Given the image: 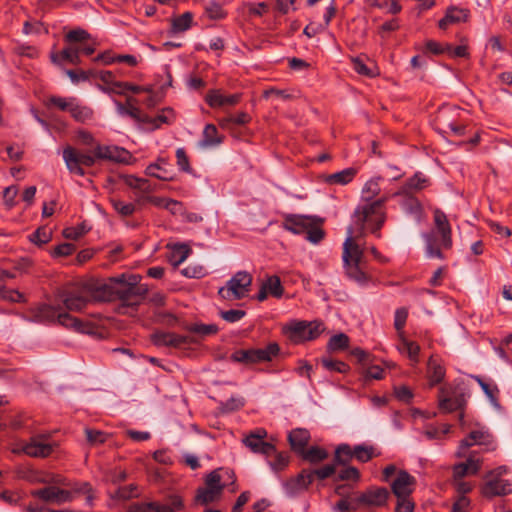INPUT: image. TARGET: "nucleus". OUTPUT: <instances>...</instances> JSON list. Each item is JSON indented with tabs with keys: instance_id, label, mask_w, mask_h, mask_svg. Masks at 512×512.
I'll use <instances>...</instances> for the list:
<instances>
[{
	"instance_id": "obj_1",
	"label": "nucleus",
	"mask_w": 512,
	"mask_h": 512,
	"mask_svg": "<svg viewBox=\"0 0 512 512\" xmlns=\"http://www.w3.org/2000/svg\"><path fill=\"white\" fill-rule=\"evenodd\" d=\"M381 177L368 180L362 188L364 204L358 205L353 213L354 227L347 229V237L343 243L342 260L346 275L360 285L369 281L363 270L364 237L368 230L378 238L380 229L385 223L386 213L384 205L388 200L383 196L373 200L381 192L379 181Z\"/></svg>"
},
{
	"instance_id": "obj_2",
	"label": "nucleus",
	"mask_w": 512,
	"mask_h": 512,
	"mask_svg": "<svg viewBox=\"0 0 512 512\" xmlns=\"http://www.w3.org/2000/svg\"><path fill=\"white\" fill-rule=\"evenodd\" d=\"M130 157L129 152L117 146L97 145L94 149V155L83 153L72 146L63 149V160L68 171L78 176H85L84 167H91L96 159L109 160L113 162H127Z\"/></svg>"
},
{
	"instance_id": "obj_3",
	"label": "nucleus",
	"mask_w": 512,
	"mask_h": 512,
	"mask_svg": "<svg viewBox=\"0 0 512 512\" xmlns=\"http://www.w3.org/2000/svg\"><path fill=\"white\" fill-rule=\"evenodd\" d=\"M140 275L122 274L117 277L110 278L115 284V299H119L125 306H137L148 292V287L140 284Z\"/></svg>"
},
{
	"instance_id": "obj_4",
	"label": "nucleus",
	"mask_w": 512,
	"mask_h": 512,
	"mask_svg": "<svg viewBox=\"0 0 512 512\" xmlns=\"http://www.w3.org/2000/svg\"><path fill=\"white\" fill-rule=\"evenodd\" d=\"M325 330L319 321H292L284 327V333L294 343L314 340Z\"/></svg>"
},
{
	"instance_id": "obj_5",
	"label": "nucleus",
	"mask_w": 512,
	"mask_h": 512,
	"mask_svg": "<svg viewBox=\"0 0 512 512\" xmlns=\"http://www.w3.org/2000/svg\"><path fill=\"white\" fill-rule=\"evenodd\" d=\"M252 279L247 271H238L226 286L218 290V295L225 300H240L248 295Z\"/></svg>"
},
{
	"instance_id": "obj_6",
	"label": "nucleus",
	"mask_w": 512,
	"mask_h": 512,
	"mask_svg": "<svg viewBox=\"0 0 512 512\" xmlns=\"http://www.w3.org/2000/svg\"><path fill=\"white\" fill-rule=\"evenodd\" d=\"M85 288L90 301L110 302L115 300V284L110 280L108 283L103 281H92L87 283Z\"/></svg>"
},
{
	"instance_id": "obj_7",
	"label": "nucleus",
	"mask_w": 512,
	"mask_h": 512,
	"mask_svg": "<svg viewBox=\"0 0 512 512\" xmlns=\"http://www.w3.org/2000/svg\"><path fill=\"white\" fill-rule=\"evenodd\" d=\"M483 465V458L476 452L470 453L465 461L455 463L452 466V474L457 479L468 476H475L479 473Z\"/></svg>"
},
{
	"instance_id": "obj_8",
	"label": "nucleus",
	"mask_w": 512,
	"mask_h": 512,
	"mask_svg": "<svg viewBox=\"0 0 512 512\" xmlns=\"http://www.w3.org/2000/svg\"><path fill=\"white\" fill-rule=\"evenodd\" d=\"M31 496L39 498L44 502L62 504L70 502L73 499L72 493L68 490L60 489L56 486H48L42 489L31 491Z\"/></svg>"
},
{
	"instance_id": "obj_9",
	"label": "nucleus",
	"mask_w": 512,
	"mask_h": 512,
	"mask_svg": "<svg viewBox=\"0 0 512 512\" xmlns=\"http://www.w3.org/2000/svg\"><path fill=\"white\" fill-rule=\"evenodd\" d=\"M512 492L511 483L503 478L486 476V482L481 488V494L487 499L505 496Z\"/></svg>"
},
{
	"instance_id": "obj_10",
	"label": "nucleus",
	"mask_w": 512,
	"mask_h": 512,
	"mask_svg": "<svg viewBox=\"0 0 512 512\" xmlns=\"http://www.w3.org/2000/svg\"><path fill=\"white\" fill-rule=\"evenodd\" d=\"M389 495L390 493L385 487H371L357 496V503L359 506L381 507L387 503Z\"/></svg>"
},
{
	"instance_id": "obj_11",
	"label": "nucleus",
	"mask_w": 512,
	"mask_h": 512,
	"mask_svg": "<svg viewBox=\"0 0 512 512\" xmlns=\"http://www.w3.org/2000/svg\"><path fill=\"white\" fill-rule=\"evenodd\" d=\"M151 339L153 344L156 346L175 348H181L193 342L192 337L173 332H156L151 336Z\"/></svg>"
},
{
	"instance_id": "obj_12",
	"label": "nucleus",
	"mask_w": 512,
	"mask_h": 512,
	"mask_svg": "<svg viewBox=\"0 0 512 512\" xmlns=\"http://www.w3.org/2000/svg\"><path fill=\"white\" fill-rule=\"evenodd\" d=\"M416 480L408 472L401 470L391 483V490L397 498H408L414 490Z\"/></svg>"
},
{
	"instance_id": "obj_13",
	"label": "nucleus",
	"mask_w": 512,
	"mask_h": 512,
	"mask_svg": "<svg viewBox=\"0 0 512 512\" xmlns=\"http://www.w3.org/2000/svg\"><path fill=\"white\" fill-rule=\"evenodd\" d=\"M433 220L435 228L441 236L442 246L445 249H450L453 244L452 230L446 214L440 209H435L433 212Z\"/></svg>"
},
{
	"instance_id": "obj_14",
	"label": "nucleus",
	"mask_w": 512,
	"mask_h": 512,
	"mask_svg": "<svg viewBox=\"0 0 512 512\" xmlns=\"http://www.w3.org/2000/svg\"><path fill=\"white\" fill-rule=\"evenodd\" d=\"M316 217L307 215L287 214L284 216L283 228L294 234L304 233L311 224H314Z\"/></svg>"
},
{
	"instance_id": "obj_15",
	"label": "nucleus",
	"mask_w": 512,
	"mask_h": 512,
	"mask_svg": "<svg viewBox=\"0 0 512 512\" xmlns=\"http://www.w3.org/2000/svg\"><path fill=\"white\" fill-rule=\"evenodd\" d=\"M89 302L91 301L85 286L78 290L68 292L63 297V303L70 311H81Z\"/></svg>"
},
{
	"instance_id": "obj_16",
	"label": "nucleus",
	"mask_w": 512,
	"mask_h": 512,
	"mask_svg": "<svg viewBox=\"0 0 512 512\" xmlns=\"http://www.w3.org/2000/svg\"><path fill=\"white\" fill-rule=\"evenodd\" d=\"M267 437V431L264 428H257L251 431L249 434L243 437L242 443L246 448H264L272 449L275 448V444L272 442L264 441Z\"/></svg>"
},
{
	"instance_id": "obj_17",
	"label": "nucleus",
	"mask_w": 512,
	"mask_h": 512,
	"mask_svg": "<svg viewBox=\"0 0 512 512\" xmlns=\"http://www.w3.org/2000/svg\"><path fill=\"white\" fill-rule=\"evenodd\" d=\"M494 443L492 434L483 428L473 430L461 441L460 448H469L471 446H490Z\"/></svg>"
},
{
	"instance_id": "obj_18",
	"label": "nucleus",
	"mask_w": 512,
	"mask_h": 512,
	"mask_svg": "<svg viewBox=\"0 0 512 512\" xmlns=\"http://www.w3.org/2000/svg\"><path fill=\"white\" fill-rule=\"evenodd\" d=\"M264 454L268 464L274 471H282L289 464L288 450H256Z\"/></svg>"
},
{
	"instance_id": "obj_19",
	"label": "nucleus",
	"mask_w": 512,
	"mask_h": 512,
	"mask_svg": "<svg viewBox=\"0 0 512 512\" xmlns=\"http://www.w3.org/2000/svg\"><path fill=\"white\" fill-rule=\"evenodd\" d=\"M337 463L346 464L352 458H356L362 462H367L373 457H377L380 453H376V450H335Z\"/></svg>"
},
{
	"instance_id": "obj_20",
	"label": "nucleus",
	"mask_w": 512,
	"mask_h": 512,
	"mask_svg": "<svg viewBox=\"0 0 512 512\" xmlns=\"http://www.w3.org/2000/svg\"><path fill=\"white\" fill-rule=\"evenodd\" d=\"M241 99V94L222 95L219 90H210L206 95V102L212 108H218L225 105H236Z\"/></svg>"
},
{
	"instance_id": "obj_21",
	"label": "nucleus",
	"mask_w": 512,
	"mask_h": 512,
	"mask_svg": "<svg viewBox=\"0 0 512 512\" xmlns=\"http://www.w3.org/2000/svg\"><path fill=\"white\" fill-rule=\"evenodd\" d=\"M429 185V179L426 178L421 172L409 178L396 192V195H411L419 192Z\"/></svg>"
},
{
	"instance_id": "obj_22",
	"label": "nucleus",
	"mask_w": 512,
	"mask_h": 512,
	"mask_svg": "<svg viewBox=\"0 0 512 512\" xmlns=\"http://www.w3.org/2000/svg\"><path fill=\"white\" fill-rule=\"evenodd\" d=\"M59 311L56 307L41 304L29 310V319L35 322H54L57 319Z\"/></svg>"
},
{
	"instance_id": "obj_23",
	"label": "nucleus",
	"mask_w": 512,
	"mask_h": 512,
	"mask_svg": "<svg viewBox=\"0 0 512 512\" xmlns=\"http://www.w3.org/2000/svg\"><path fill=\"white\" fill-rule=\"evenodd\" d=\"M50 58L52 63L56 65H62L63 62H68L73 65L81 63L80 49L72 45L63 48L60 52H52Z\"/></svg>"
},
{
	"instance_id": "obj_24",
	"label": "nucleus",
	"mask_w": 512,
	"mask_h": 512,
	"mask_svg": "<svg viewBox=\"0 0 512 512\" xmlns=\"http://www.w3.org/2000/svg\"><path fill=\"white\" fill-rule=\"evenodd\" d=\"M56 321L66 328H73L77 332L92 333L93 331L90 323L84 322L68 313L59 312Z\"/></svg>"
},
{
	"instance_id": "obj_25",
	"label": "nucleus",
	"mask_w": 512,
	"mask_h": 512,
	"mask_svg": "<svg viewBox=\"0 0 512 512\" xmlns=\"http://www.w3.org/2000/svg\"><path fill=\"white\" fill-rule=\"evenodd\" d=\"M312 482L313 473H310V470L303 469L295 478L286 483V489L289 493L294 494L306 490Z\"/></svg>"
},
{
	"instance_id": "obj_26",
	"label": "nucleus",
	"mask_w": 512,
	"mask_h": 512,
	"mask_svg": "<svg viewBox=\"0 0 512 512\" xmlns=\"http://www.w3.org/2000/svg\"><path fill=\"white\" fill-rule=\"evenodd\" d=\"M427 375L431 386L439 384L445 377V368L434 356H431L428 360Z\"/></svg>"
},
{
	"instance_id": "obj_27",
	"label": "nucleus",
	"mask_w": 512,
	"mask_h": 512,
	"mask_svg": "<svg viewBox=\"0 0 512 512\" xmlns=\"http://www.w3.org/2000/svg\"><path fill=\"white\" fill-rule=\"evenodd\" d=\"M355 175L356 170L354 168H347L333 174L325 175L323 180L330 185H346L354 179Z\"/></svg>"
},
{
	"instance_id": "obj_28",
	"label": "nucleus",
	"mask_w": 512,
	"mask_h": 512,
	"mask_svg": "<svg viewBox=\"0 0 512 512\" xmlns=\"http://www.w3.org/2000/svg\"><path fill=\"white\" fill-rule=\"evenodd\" d=\"M254 356V363L269 362L276 357L280 352V347L276 342L269 343L264 348L252 349Z\"/></svg>"
},
{
	"instance_id": "obj_29",
	"label": "nucleus",
	"mask_w": 512,
	"mask_h": 512,
	"mask_svg": "<svg viewBox=\"0 0 512 512\" xmlns=\"http://www.w3.org/2000/svg\"><path fill=\"white\" fill-rule=\"evenodd\" d=\"M398 338L400 341L398 350L401 353L407 354L412 362L417 363L419 361L420 346L416 342L408 340L405 335H400Z\"/></svg>"
},
{
	"instance_id": "obj_30",
	"label": "nucleus",
	"mask_w": 512,
	"mask_h": 512,
	"mask_svg": "<svg viewBox=\"0 0 512 512\" xmlns=\"http://www.w3.org/2000/svg\"><path fill=\"white\" fill-rule=\"evenodd\" d=\"M223 142V136L218 134L217 127L213 124H207L203 130V138L200 142L202 147H213Z\"/></svg>"
},
{
	"instance_id": "obj_31",
	"label": "nucleus",
	"mask_w": 512,
	"mask_h": 512,
	"mask_svg": "<svg viewBox=\"0 0 512 512\" xmlns=\"http://www.w3.org/2000/svg\"><path fill=\"white\" fill-rule=\"evenodd\" d=\"M310 440V433L308 430L303 428L293 429L288 434V441L290 448H306Z\"/></svg>"
},
{
	"instance_id": "obj_32",
	"label": "nucleus",
	"mask_w": 512,
	"mask_h": 512,
	"mask_svg": "<svg viewBox=\"0 0 512 512\" xmlns=\"http://www.w3.org/2000/svg\"><path fill=\"white\" fill-rule=\"evenodd\" d=\"M123 182L132 189L143 193H149L153 190L150 182L145 178H138L134 175H122Z\"/></svg>"
},
{
	"instance_id": "obj_33",
	"label": "nucleus",
	"mask_w": 512,
	"mask_h": 512,
	"mask_svg": "<svg viewBox=\"0 0 512 512\" xmlns=\"http://www.w3.org/2000/svg\"><path fill=\"white\" fill-rule=\"evenodd\" d=\"M52 433H40L31 438L29 444H27L24 448H54L59 445V443L51 440Z\"/></svg>"
},
{
	"instance_id": "obj_34",
	"label": "nucleus",
	"mask_w": 512,
	"mask_h": 512,
	"mask_svg": "<svg viewBox=\"0 0 512 512\" xmlns=\"http://www.w3.org/2000/svg\"><path fill=\"white\" fill-rule=\"evenodd\" d=\"M115 212L121 217H129L136 211V204L132 202H125L119 198L112 197L109 199Z\"/></svg>"
},
{
	"instance_id": "obj_35",
	"label": "nucleus",
	"mask_w": 512,
	"mask_h": 512,
	"mask_svg": "<svg viewBox=\"0 0 512 512\" xmlns=\"http://www.w3.org/2000/svg\"><path fill=\"white\" fill-rule=\"evenodd\" d=\"M350 339L345 333L333 335L327 343V351L330 353L343 351L349 347Z\"/></svg>"
},
{
	"instance_id": "obj_36",
	"label": "nucleus",
	"mask_w": 512,
	"mask_h": 512,
	"mask_svg": "<svg viewBox=\"0 0 512 512\" xmlns=\"http://www.w3.org/2000/svg\"><path fill=\"white\" fill-rule=\"evenodd\" d=\"M116 103L117 112L124 116H130L131 118L135 120H140V110L134 105L136 103V99L133 97L127 98V104L124 105L118 101Z\"/></svg>"
},
{
	"instance_id": "obj_37",
	"label": "nucleus",
	"mask_w": 512,
	"mask_h": 512,
	"mask_svg": "<svg viewBox=\"0 0 512 512\" xmlns=\"http://www.w3.org/2000/svg\"><path fill=\"white\" fill-rule=\"evenodd\" d=\"M220 494V491L208 488L206 486L200 487L197 489L195 502L201 505H207L215 501Z\"/></svg>"
},
{
	"instance_id": "obj_38",
	"label": "nucleus",
	"mask_w": 512,
	"mask_h": 512,
	"mask_svg": "<svg viewBox=\"0 0 512 512\" xmlns=\"http://www.w3.org/2000/svg\"><path fill=\"white\" fill-rule=\"evenodd\" d=\"M466 403L464 395L455 396L453 398H444L440 400L439 407L445 412L462 410Z\"/></svg>"
},
{
	"instance_id": "obj_39",
	"label": "nucleus",
	"mask_w": 512,
	"mask_h": 512,
	"mask_svg": "<svg viewBox=\"0 0 512 512\" xmlns=\"http://www.w3.org/2000/svg\"><path fill=\"white\" fill-rule=\"evenodd\" d=\"M300 457L311 463L318 464L328 458L329 454L327 450H296Z\"/></svg>"
},
{
	"instance_id": "obj_40",
	"label": "nucleus",
	"mask_w": 512,
	"mask_h": 512,
	"mask_svg": "<svg viewBox=\"0 0 512 512\" xmlns=\"http://www.w3.org/2000/svg\"><path fill=\"white\" fill-rule=\"evenodd\" d=\"M71 116L78 122L85 123L93 116V111L87 106L77 104L75 101L70 109Z\"/></svg>"
},
{
	"instance_id": "obj_41",
	"label": "nucleus",
	"mask_w": 512,
	"mask_h": 512,
	"mask_svg": "<svg viewBox=\"0 0 512 512\" xmlns=\"http://www.w3.org/2000/svg\"><path fill=\"white\" fill-rule=\"evenodd\" d=\"M192 21V13L185 12L172 20V31L174 33L184 32L191 27Z\"/></svg>"
},
{
	"instance_id": "obj_42",
	"label": "nucleus",
	"mask_w": 512,
	"mask_h": 512,
	"mask_svg": "<svg viewBox=\"0 0 512 512\" xmlns=\"http://www.w3.org/2000/svg\"><path fill=\"white\" fill-rule=\"evenodd\" d=\"M321 363L326 370L332 371V372H338V373L345 374L350 370L349 365L346 364L345 362L340 361V360H334L329 357H323L321 359Z\"/></svg>"
},
{
	"instance_id": "obj_43",
	"label": "nucleus",
	"mask_w": 512,
	"mask_h": 512,
	"mask_svg": "<svg viewBox=\"0 0 512 512\" xmlns=\"http://www.w3.org/2000/svg\"><path fill=\"white\" fill-rule=\"evenodd\" d=\"M141 201H148L154 206L162 207L165 209H170V206H179L180 203L176 200L157 197V196H148V197H138L136 199V203H140Z\"/></svg>"
},
{
	"instance_id": "obj_44",
	"label": "nucleus",
	"mask_w": 512,
	"mask_h": 512,
	"mask_svg": "<svg viewBox=\"0 0 512 512\" xmlns=\"http://www.w3.org/2000/svg\"><path fill=\"white\" fill-rule=\"evenodd\" d=\"M51 239L52 231L47 227H39L29 236V240L38 246L48 243Z\"/></svg>"
},
{
	"instance_id": "obj_45",
	"label": "nucleus",
	"mask_w": 512,
	"mask_h": 512,
	"mask_svg": "<svg viewBox=\"0 0 512 512\" xmlns=\"http://www.w3.org/2000/svg\"><path fill=\"white\" fill-rule=\"evenodd\" d=\"M85 434L88 444L92 446L107 444L108 439L111 438L109 434L94 429H85Z\"/></svg>"
},
{
	"instance_id": "obj_46",
	"label": "nucleus",
	"mask_w": 512,
	"mask_h": 512,
	"mask_svg": "<svg viewBox=\"0 0 512 512\" xmlns=\"http://www.w3.org/2000/svg\"><path fill=\"white\" fill-rule=\"evenodd\" d=\"M341 463H337L336 461V455L334 456V461L329 464H325L320 468H315L313 470H310V473H313V478L317 477L320 480H324L329 478L335 473L336 466L340 465Z\"/></svg>"
},
{
	"instance_id": "obj_47",
	"label": "nucleus",
	"mask_w": 512,
	"mask_h": 512,
	"mask_svg": "<svg viewBox=\"0 0 512 512\" xmlns=\"http://www.w3.org/2000/svg\"><path fill=\"white\" fill-rule=\"evenodd\" d=\"M408 318V309L405 307L398 308L394 315V327L397 331L398 337L404 334V327Z\"/></svg>"
},
{
	"instance_id": "obj_48",
	"label": "nucleus",
	"mask_w": 512,
	"mask_h": 512,
	"mask_svg": "<svg viewBox=\"0 0 512 512\" xmlns=\"http://www.w3.org/2000/svg\"><path fill=\"white\" fill-rule=\"evenodd\" d=\"M174 120V113L171 108L163 109L162 113L149 120L153 129L159 128L161 124H170Z\"/></svg>"
},
{
	"instance_id": "obj_49",
	"label": "nucleus",
	"mask_w": 512,
	"mask_h": 512,
	"mask_svg": "<svg viewBox=\"0 0 512 512\" xmlns=\"http://www.w3.org/2000/svg\"><path fill=\"white\" fill-rule=\"evenodd\" d=\"M190 251V248L185 244L175 245L171 257L173 265L178 266L184 262L189 256Z\"/></svg>"
},
{
	"instance_id": "obj_50",
	"label": "nucleus",
	"mask_w": 512,
	"mask_h": 512,
	"mask_svg": "<svg viewBox=\"0 0 512 512\" xmlns=\"http://www.w3.org/2000/svg\"><path fill=\"white\" fill-rule=\"evenodd\" d=\"M0 300H5L13 303H21L25 302V297L18 290L8 289L5 285H2L0 292Z\"/></svg>"
},
{
	"instance_id": "obj_51",
	"label": "nucleus",
	"mask_w": 512,
	"mask_h": 512,
	"mask_svg": "<svg viewBox=\"0 0 512 512\" xmlns=\"http://www.w3.org/2000/svg\"><path fill=\"white\" fill-rule=\"evenodd\" d=\"M205 14L211 20H220L225 18L227 15L223 7L216 2H209L205 6Z\"/></svg>"
},
{
	"instance_id": "obj_52",
	"label": "nucleus",
	"mask_w": 512,
	"mask_h": 512,
	"mask_svg": "<svg viewBox=\"0 0 512 512\" xmlns=\"http://www.w3.org/2000/svg\"><path fill=\"white\" fill-rule=\"evenodd\" d=\"M75 99L74 98H64L60 96H51L48 99V106H55L61 111H70Z\"/></svg>"
},
{
	"instance_id": "obj_53",
	"label": "nucleus",
	"mask_w": 512,
	"mask_h": 512,
	"mask_svg": "<svg viewBox=\"0 0 512 512\" xmlns=\"http://www.w3.org/2000/svg\"><path fill=\"white\" fill-rule=\"evenodd\" d=\"M317 221L318 219L316 218L315 223L311 224L305 231L307 234V240L313 244L319 243L325 236L324 230L319 225H317Z\"/></svg>"
},
{
	"instance_id": "obj_54",
	"label": "nucleus",
	"mask_w": 512,
	"mask_h": 512,
	"mask_svg": "<svg viewBox=\"0 0 512 512\" xmlns=\"http://www.w3.org/2000/svg\"><path fill=\"white\" fill-rule=\"evenodd\" d=\"M352 63L354 70L360 75L367 77H375L378 75L376 69L368 67L360 57L352 58Z\"/></svg>"
},
{
	"instance_id": "obj_55",
	"label": "nucleus",
	"mask_w": 512,
	"mask_h": 512,
	"mask_svg": "<svg viewBox=\"0 0 512 512\" xmlns=\"http://www.w3.org/2000/svg\"><path fill=\"white\" fill-rule=\"evenodd\" d=\"M267 291L275 297H281L283 294V288L281 285L280 278L278 276H271L263 283Z\"/></svg>"
},
{
	"instance_id": "obj_56",
	"label": "nucleus",
	"mask_w": 512,
	"mask_h": 512,
	"mask_svg": "<svg viewBox=\"0 0 512 512\" xmlns=\"http://www.w3.org/2000/svg\"><path fill=\"white\" fill-rule=\"evenodd\" d=\"M146 174L164 181H169L172 179V176L169 175L167 170L162 168L158 163L150 164L146 168Z\"/></svg>"
},
{
	"instance_id": "obj_57",
	"label": "nucleus",
	"mask_w": 512,
	"mask_h": 512,
	"mask_svg": "<svg viewBox=\"0 0 512 512\" xmlns=\"http://www.w3.org/2000/svg\"><path fill=\"white\" fill-rule=\"evenodd\" d=\"M231 359L234 362H238V363L254 364L253 350L252 349L236 350L235 352L232 353Z\"/></svg>"
},
{
	"instance_id": "obj_58",
	"label": "nucleus",
	"mask_w": 512,
	"mask_h": 512,
	"mask_svg": "<svg viewBox=\"0 0 512 512\" xmlns=\"http://www.w3.org/2000/svg\"><path fill=\"white\" fill-rule=\"evenodd\" d=\"M188 329L190 332L200 334L202 336L216 334L219 330L218 326L215 324H196L190 326Z\"/></svg>"
},
{
	"instance_id": "obj_59",
	"label": "nucleus",
	"mask_w": 512,
	"mask_h": 512,
	"mask_svg": "<svg viewBox=\"0 0 512 512\" xmlns=\"http://www.w3.org/2000/svg\"><path fill=\"white\" fill-rule=\"evenodd\" d=\"M452 484L455 488L458 496L464 495L470 493L473 490V484L471 482L464 481L463 478L457 479L452 474Z\"/></svg>"
},
{
	"instance_id": "obj_60",
	"label": "nucleus",
	"mask_w": 512,
	"mask_h": 512,
	"mask_svg": "<svg viewBox=\"0 0 512 512\" xmlns=\"http://www.w3.org/2000/svg\"><path fill=\"white\" fill-rule=\"evenodd\" d=\"M138 496L137 486L129 484L123 487H119L115 493V497L121 500H128L132 497Z\"/></svg>"
},
{
	"instance_id": "obj_61",
	"label": "nucleus",
	"mask_w": 512,
	"mask_h": 512,
	"mask_svg": "<svg viewBox=\"0 0 512 512\" xmlns=\"http://www.w3.org/2000/svg\"><path fill=\"white\" fill-rule=\"evenodd\" d=\"M425 240H426V249H427L428 256L443 259L444 256H443L440 248L438 246H436L434 236L431 234H427V235H425Z\"/></svg>"
},
{
	"instance_id": "obj_62",
	"label": "nucleus",
	"mask_w": 512,
	"mask_h": 512,
	"mask_svg": "<svg viewBox=\"0 0 512 512\" xmlns=\"http://www.w3.org/2000/svg\"><path fill=\"white\" fill-rule=\"evenodd\" d=\"M90 38L89 33L81 28L71 30L65 35V40L70 43L83 42Z\"/></svg>"
},
{
	"instance_id": "obj_63",
	"label": "nucleus",
	"mask_w": 512,
	"mask_h": 512,
	"mask_svg": "<svg viewBox=\"0 0 512 512\" xmlns=\"http://www.w3.org/2000/svg\"><path fill=\"white\" fill-rule=\"evenodd\" d=\"M246 315V312L244 310L239 309H231L227 311H220V317L229 322L234 323L240 321L244 316Z\"/></svg>"
},
{
	"instance_id": "obj_64",
	"label": "nucleus",
	"mask_w": 512,
	"mask_h": 512,
	"mask_svg": "<svg viewBox=\"0 0 512 512\" xmlns=\"http://www.w3.org/2000/svg\"><path fill=\"white\" fill-rule=\"evenodd\" d=\"M182 274L189 278H201L206 275V270L201 265H188L182 270Z\"/></svg>"
}]
</instances>
